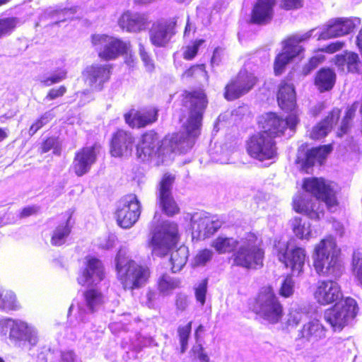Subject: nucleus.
I'll use <instances>...</instances> for the list:
<instances>
[{"label":"nucleus","mask_w":362,"mask_h":362,"mask_svg":"<svg viewBox=\"0 0 362 362\" xmlns=\"http://www.w3.org/2000/svg\"><path fill=\"white\" fill-rule=\"evenodd\" d=\"M279 107L284 110H292L296 105V93L293 84L283 81L281 83L277 94Z\"/></svg>","instance_id":"473e14b6"},{"label":"nucleus","mask_w":362,"mask_h":362,"mask_svg":"<svg viewBox=\"0 0 362 362\" xmlns=\"http://www.w3.org/2000/svg\"><path fill=\"white\" fill-rule=\"evenodd\" d=\"M134 139L130 132L118 130L111 144V154L115 157L127 156L132 153Z\"/></svg>","instance_id":"393cba45"},{"label":"nucleus","mask_w":362,"mask_h":362,"mask_svg":"<svg viewBox=\"0 0 362 362\" xmlns=\"http://www.w3.org/2000/svg\"><path fill=\"white\" fill-rule=\"evenodd\" d=\"M125 121L132 127H144L157 119V110L151 108L146 111L132 110L124 115Z\"/></svg>","instance_id":"c756f323"},{"label":"nucleus","mask_w":362,"mask_h":362,"mask_svg":"<svg viewBox=\"0 0 362 362\" xmlns=\"http://www.w3.org/2000/svg\"><path fill=\"white\" fill-rule=\"evenodd\" d=\"M146 304L149 308H153L155 306V301L157 298V293L153 291H148L146 295Z\"/></svg>","instance_id":"69168bd1"},{"label":"nucleus","mask_w":362,"mask_h":362,"mask_svg":"<svg viewBox=\"0 0 362 362\" xmlns=\"http://www.w3.org/2000/svg\"><path fill=\"white\" fill-rule=\"evenodd\" d=\"M110 68L107 65L93 64L83 72L86 82L93 89H101L102 85L110 78Z\"/></svg>","instance_id":"bb28decb"},{"label":"nucleus","mask_w":362,"mask_h":362,"mask_svg":"<svg viewBox=\"0 0 362 362\" xmlns=\"http://www.w3.org/2000/svg\"><path fill=\"white\" fill-rule=\"evenodd\" d=\"M207 293V280L204 279L194 288V295L196 300L203 306L206 301V296Z\"/></svg>","instance_id":"09e8293b"},{"label":"nucleus","mask_w":362,"mask_h":362,"mask_svg":"<svg viewBox=\"0 0 362 362\" xmlns=\"http://www.w3.org/2000/svg\"><path fill=\"white\" fill-rule=\"evenodd\" d=\"M96 160V153L94 146L85 147L79 150L73 162L74 173L78 176L86 174Z\"/></svg>","instance_id":"a878e982"},{"label":"nucleus","mask_w":362,"mask_h":362,"mask_svg":"<svg viewBox=\"0 0 362 362\" xmlns=\"http://www.w3.org/2000/svg\"><path fill=\"white\" fill-rule=\"evenodd\" d=\"M341 253V249L333 237L322 239L315 245L312 256L317 274L326 277L339 278L344 272Z\"/></svg>","instance_id":"20e7f679"},{"label":"nucleus","mask_w":362,"mask_h":362,"mask_svg":"<svg viewBox=\"0 0 362 362\" xmlns=\"http://www.w3.org/2000/svg\"><path fill=\"white\" fill-rule=\"evenodd\" d=\"M117 278L127 290L143 286L149 276L148 270L126 256L125 251L120 250L115 258Z\"/></svg>","instance_id":"39448f33"},{"label":"nucleus","mask_w":362,"mask_h":362,"mask_svg":"<svg viewBox=\"0 0 362 362\" xmlns=\"http://www.w3.org/2000/svg\"><path fill=\"white\" fill-rule=\"evenodd\" d=\"M58 145V141L57 139L54 137H50L47 139L42 146V151L43 153H47L51 149H54V153H57V147Z\"/></svg>","instance_id":"bf43d9fd"},{"label":"nucleus","mask_w":362,"mask_h":362,"mask_svg":"<svg viewBox=\"0 0 362 362\" xmlns=\"http://www.w3.org/2000/svg\"><path fill=\"white\" fill-rule=\"evenodd\" d=\"M184 127L187 133H177L170 139L172 151L184 153L190 149L200 133L202 122L208 100L203 90L185 91L182 94Z\"/></svg>","instance_id":"f03ea898"},{"label":"nucleus","mask_w":362,"mask_h":362,"mask_svg":"<svg viewBox=\"0 0 362 362\" xmlns=\"http://www.w3.org/2000/svg\"><path fill=\"white\" fill-rule=\"evenodd\" d=\"M18 21L16 18L0 19V38L11 33L16 28Z\"/></svg>","instance_id":"49530a36"},{"label":"nucleus","mask_w":362,"mask_h":362,"mask_svg":"<svg viewBox=\"0 0 362 362\" xmlns=\"http://www.w3.org/2000/svg\"><path fill=\"white\" fill-rule=\"evenodd\" d=\"M304 314L297 310L292 309L288 315V326L296 327L303 319Z\"/></svg>","instance_id":"864d4df0"},{"label":"nucleus","mask_w":362,"mask_h":362,"mask_svg":"<svg viewBox=\"0 0 362 362\" xmlns=\"http://www.w3.org/2000/svg\"><path fill=\"white\" fill-rule=\"evenodd\" d=\"M177 231V225L175 223L163 222L154 230L148 243L152 254L158 257L167 255L178 241Z\"/></svg>","instance_id":"6e6552de"},{"label":"nucleus","mask_w":362,"mask_h":362,"mask_svg":"<svg viewBox=\"0 0 362 362\" xmlns=\"http://www.w3.org/2000/svg\"><path fill=\"white\" fill-rule=\"evenodd\" d=\"M70 232L71 228H69L67 223L59 225L53 231V234L51 238V243L56 246L63 245L65 243L66 239L69 235Z\"/></svg>","instance_id":"ea45409f"},{"label":"nucleus","mask_w":362,"mask_h":362,"mask_svg":"<svg viewBox=\"0 0 362 362\" xmlns=\"http://www.w3.org/2000/svg\"><path fill=\"white\" fill-rule=\"evenodd\" d=\"M336 65L342 71L358 73L361 67L359 57L354 52H346L336 56Z\"/></svg>","instance_id":"72a5a7b5"},{"label":"nucleus","mask_w":362,"mask_h":362,"mask_svg":"<svg viewBox=\"0 0 362 362\" xmlns=\"http://www.w3.org/2000/svg\"><path fill=\"white\" fill-rule=\"evenodd\" d=\"M14 320L6 319L0 321V337H6L10 334Z\"/></svg>","instance_id":"5fc2aeb1"},{"label":"nucleus","mask_w":362,"mask_h":362,"mask_svg":"<svg viewBox=\"0 0 362 362\" xmlns=\"http://www.w3.org/2000/svg\"><path fill=\"white\" fill-rule=\"evenodd\" d=\"M281 6L286 9H296L303 6V0H281Z\"/></svg>","instance_id":"052dcab7"},{"label":"nucleus","mask_w":362,"mask_h":362,"mask_svg":"<svg viewBox=\"0 0 362 362\" xmlns=\"http://www.w3.org/2000/svg\"><path fill=\"white\" fill-rule=\"evenodd\" d=\"M336 81L334 71L329 68H322L316 74L315 84L320 92L331 90Z\"/></svg>","instance_id":"f704fd0d"},{"label":"nucleus","mask_w":362,"mask_h":362,"mask_svg":"<svg viewBox=\"0 0 362 362\" xmlns=\"http://www.w3.org/2000/svg\"><path fill=\"white\" fill-rule=\"evenodd\" d=\"M66 76L67 70L64 68H60L56 70L51 76L43 78L41 83L45 86H51L66 79Z\"/></svg>","instance_id":"79ce46f5"},{"label":"nucleus","mask_w":362,"mask_h":362,"mask_svg":"<svg viewBox=\"0 0 362 362\" xmlns=\"http://www.w3.org/2000/svg\"><path fill=\"white\" fill-rule=\"evenodd\" d=\"M66 92V88L64 86H61L57 88H52L47 94L45 99L52 100L57 98L62 97Z\"/></svg>","instance_id":"13d9d810"},{"label":"nucleus","mask_w":362,"mask_h":362,"mask_svg":"<svg viewBox=\"0 0 362 362\" xmlns=\"http://www.w3.org/2000/svg\"><path fill=\"white\" fill-rule=\"evenodd\" d=\"M84 304L78 305V311L81 320H83V313H94L104 303L105 297L100 291L96 288L88 289L83 293Z\"/></svg>","instance_id":"cd10ccee"},{"label":"nucleus","mask_w":362,"mask_h":362,"mask_svg":"<svg viewBox=\"0 0 362 362\" xmlns=\"http://www.w3.org/2000/svg\"><path fill=\"white\" fill-rule=\"evenodd\" d=\"M298 122L296 115L291 114L286 119H284L276 113L268 112L262 115L259 123L263 129L261 132L266 133L273 139L281 136L286 127L293 129Z\"/></svg>","instance_id":"4468645a"},{"label":"nucleus","mask_w":362,"mask_h":362,"mask_svg":"<svg viewBox=\"0 0 362 362\" xmlns=\"http://www.w3.org/2000/svg\"><path fill=\"white\" fill-rule=\"evenodd\" d=\"M291 226L295 235L301 240H309L312 236V230L309 221L300 217H294L291 220Z\"/></svg>","instance_id":"4c0bfd02"},{"label":"nucleus","mask_w":362,"mask_h":362,"mask_svg":"<svg viewBox=\"0 0 362 362\" xmlns=\"http://www.w3.org/2000/svg\"><path fill=\"white\" fill-rule=\"evenodd\" d=\"M175 306L181 312L185 310L188 306L187 296L182 293H177L175 297Z\"/></svg>","instance_id":"6e6d98bb"},{"label":"nucleus","mask_w":362,"mask_h":362,"mask_svg":"<svg viewBox=\"0 0 362 362\" xmlns=\"http://www.w3.org/2000/svg\"><path fill=\"white\" fill-rule=\"evenodd\" d=\"M360 24L361 20L358 18H339L329 21L320 31H317V29L314 28L303 34H297L290 37L285 41L283 52L276 57L274 67L275 74H281L285 66L293 57L303 52V49L299 45V43L310 39L314 33H315V36L317 37V40H327L347 35Z\"/></svg>","instance_id":"f257e3e1"},{"label":"nucleus","mask_w":362,"mask_h":362,"mask_svg":"<svg viewBox=\"0 0 362 362\" xmlns=\"http://www.w3.org/2000/svg\"><path fill=\"white\" fill-rule=\"evenodd\" d=\"M105 277L104 267L100 260L93 257L86 259V267L78 277L79 284L89 286L96 284Z\"/></svg>","instance_id":"5701e85b"},{"label":"nucleus","mask_w":362,"mask_h":362,"mask_svg":"<svg viewBox=\"0 0 362 362\" xmlns=\"http://www.w3.org/2000/svg\"><path fill=\"white\" fill-rule=\"evenodd\" d=\"M176 18L153 23L149 33L151 43L156 47H164L175 34Z\"/></svg>","instance_id":"412c9836"},{"label":"nucleus","mask_w":362,"mask_h":362,"mask_svg":"<svg viewBox=\"0 0 362 362\" xmlns=\"http://www.w3.org/2000/svg\"><path fill=\"white\" fill-rule=\"evenodd\" d=\"M139 52H140L141 58L142 61L144 62V63L146 67V69L149 71H152L153 69V64L151 59H150L148 54L145 52L144 46L141 44L139 45Z\"/></svg>","instance_id":"680f3d73"},{"label":"nucleus","mask_w":362,"mask_h":362,"mask_svg":"<svg viewBox=\"0 0 362 362\" xmlns=\"http://www.w3.org/2000/svg\"><path fill=\"white\" fill-rule=\"evenodd\" d=\"M183 78L194 77L196 78H203L205 80L208 79V74L205 70L204 64H199L192 66L182 74Z\"/></svg>","instance_id":"c03bdc74"},{"label":"nucleus","mask_w":362,"mask_h":362,"mask_svg":"<svg viewBox=\"0 0 362 362\" xmlns=\"http://www.w3.org/2000/svg\"><path fill=\"white\" fill-rule=\"evenodd\" d=\"M294 282L291 276H287L281 284L279 289V294L281 296L288 298L293 293Z\"/></svg>","instance_id":"8fccbe9b"},{"label":"nucleus","mask_w":362,"mask_h":362,"mask_svg":"<svg viewBox=\"0 0 362 362\" xmlns=\"http://www.w3.org/2000/svg\"><path fill=\"white\" fill-rule=\"evenodd\" d=\"M321 63L320 58L317 57H312L308 64H306L302 70L304 76L308 75L313 69H315Z\"/></svg>","instance_id":"4d7b16f0"},{"label":"nucleus","mask_w":362,"mask_h":362,"mask_svg":"<svg viewBox=\"0 0 362 362\" xmlns=\"http://www.w3.org/2000/svg\"><path fill=\"white\" fill-rule=\"evenodd\" d=\"M175 177L166 173L158 187L156 193L157 204L161 211L168 216H173L180 211V208L172 194V187Z\"/></svg>","instance_id":"f3484780"},{"label":"nucleus","mask_w":362,"mask_h":362,"mask_svg":"<svg viewBox=\"0 0 362 362\" xmlns=\"http://www.w3.org/2000/svg\"><path fill=\"white\" fill-rule=\"evenodd\" d=\"M204 351V348L201 344H197L192 349L191 352L195 358H198Z\"/></svg>","instance_id":"774afa93"},{"label":"nucleus","mask_w":362,"mask_h":362,"mask_svg":"<svg viewBox=\"0 0 362 362\" xmlns=\"http://www.w3.org/2000/svg\"><path fill=\"white\" fill-rule=\"evenodd\" d=\"M314 296L321 305L332 303L342 297L339 285L334 281L323 280L317 282Z\"/></svg>","instance_id":"4be33fe9"},{"label":"nucleus","mask_w":362,"mask_h":362,"mask_svg":"<svg viewBox=\"0 0 362 362\" xmlns=\"http://www.w3.org/2000/svg\"><path fill=\"white\" fill-rule=\"evenodd\" d=\"M303 188L311 193L315 199L310 198L308 194H296L293 201L294 210L303 214L311 219L319 220L324 216L323 202L328 209L333 210L337 206V199L330 183L323 178L309 177L304 180Z\"/></svg>","instance_id":"7ed1b4c3"},{"label":"nucleus","mask_w":362,"mask_h":362,"mask_svg":"<svg viewBox=\"0 0 362 362\" xmlns=\"http://www.w3.org/2000/svg\"><path fill=\"white\" fill-rule=\"evenodd\" d=\"M188 255L189 250L185 245H181L171 252L170 260L173 272H178L183 268L187 261Z\"/></svg>","instance_id":"58836bf2"},{"label":"nucleus","mask_w":362,"mask_h":362,"mask_svg":"<svg viewBox=\"0 0 362 362\" xmlns=\"http://www.w3.org/2000/svg\"><path fill=\"white\" fill-rule=\"evenodd\" d=\"M39 210L37 206H27L22 209L20 214L21 218H25L31 215L35 214Z\"/></svg>","instance_id":"0e129e2a"},{"label":"nucleus","mask_w":362,"mask_h":362,"mask_svg":"<svg viewBox=\"0 0 362 362\" xmlns=\"http://www.w3.org/2000/svg\"><path fill=\"white\" fill-rule=\"evenodd\" d=\"M192 322H189L185 326H180L177 328L179 341L180 344V352L183 354L186 351L188 346V340L191 333Z\"/></svg>","instance_id":"a19ab883"},{"label":"nucleus","mask_w":362,"mask_h":362,"mask_svg":"<svg viewBox=\"0 0 362 362\" xmlns=\"http://www.w3.org/2000/svg\"><path fill=\"white\" fill-rule=\"evenodd\" d=\"M240 243L233 238L218 236L212 240L211 246L218 253L226 254L233 252Z\"/></svg>","instance_id":"e433bc0d"},{"label":"nucleus","mask_w":362,"mask_h":362,"mask_svg":"<svg viewBox=\"0 0 362 362\" xmlns=\"http://www.w3.org/2000/svg\"><path fill=\"white\" fill-rule=\"evenodd\" d=\"M204 40H198L194 42L192 45H188L183 53L184 58L187 60L192 59L199 50V47L204 43Z\"/></svg>","instance_id":"603ef678"},{"label":"nucleus","mask_w":362,"mask_h":362,"mask_svg":"<svg viewBox=\"0 0 362 362\" xmlns=\"http://www.w3.org/2000/svg\"><path fill=\"white\" fill-rule=\"evenodd\" d=\"M136 156L143 161H153L157 165L164 163V148L156 133L148 132L142 136L141 142L136 146Z\"/></svg>","instance_id":"9d476101"},{"label":"nucleus","mask_w":362,"mask_h":362,"mask_svg":"<svg viewBox=\"0 0 362 362\" xmlns=\"http://www.w3.org/2000/svg\"><path fill=\"white\" fill-rule=\"evenodd\" d=\"M352 269L358 281L362 284V252H354L352 258Z\"/></svg>","instance_id":"de8ad7c7"},{"label":"nucleus","mask_w":362,"mask_h":362,"mask_svg":"<svg viewBox=\"0 0 362 362\" xmlns=\"http://www.w3.org/2000/svg\"><path fill=\"white\" fill-rule=\"evenodd\" d=\"M344 45V43L341 41H336L334 42L330 43L327 46H325L322 49L323 52H327V53H334L341 49L343 48Z\"/></svg>","instance_id":"e2e57ef3"},{"label":"nucleus","mask_w":362,"mask_h":362,"mask_svg":"<svg viewBox=\"0 0 362 362\" xmlns=\"http://www.w3.org/2000/svg\"><path fill=\"white\" fill-rule=\"evenodd\" d=\"M276 0H257L252 13V20L256 23L269 21L273 16V7Z\"/></svg>","instance_id":"2f4dec72"},{"label":"nucleus","mask_w":362,"mask_h":362,"mask_svg":"<svg viewBox=\"0 0 362 362\" xmlns=\"http://www.w3.org/2000/svg\"><path fill=\"white\" fill-rule=\"evenodd\" d=\"M195 27L189 22V17H187V24L185 28L184 31V37H188L189 36V34L191 32L193 33L195 32Z\"/></svg>","instance_id":"338daca9"},{"label":"nucleus","mask_w":362,"mask_h":362,"mask_svg":"<svg viewBox=\"0 0 362 362\" xmlns=\"http://www.w3.org/2000/svg\"><path fill=\"white\" fill-rule=\"evenodd\" d=\"M331 151L332 147L329 145L314 148L308 151L303 157L299 152L296 160L297 163H301L303 168L307 170L315 163L322 164Z\"/></svg>","instance_id":"c85d7f7f"},{"label":"nucleus","mask_w":362,"mask_h":362,"mask_svg":"<svg viewBox=\"0 0 362 362\" xmlns=\"http://www.w3.org/2000/svg\"><path fill=\"white\" fill-rule=\"evenodd\" d=\"M358 310L356 301L352 298H346L327 310L325 313V320L334 331H341L356 317Z\"/></svg>","instance_id":"1a4fd4ad"},{"label":"nucleus","mask_w":362,"mask_h":362,"mask_svg":"<svg viewBox=\"0 0 362 362\" xmlns=\"http://www.w3.org/2000/svg\"><path fill=\"white\" fill-rule=\"evenodd\" d=\"M181 287V281L178 278L163 274L157 281V288L163 296H170L173 291Z\"/></svg>","instance_id":"c9c22d12"},{"label":"nucleus","mask_w":362,"mask_h":362,"mask_svg":"<svg viewBox=\"0 0 362 362\" xmlns=\"http://www.w3.org/2000/svg\"><path fill=\"white\" fill-rule=\"evenodd\" d=\"M8 339L11 343L19 347L33 346L37 343L36 330L22 321L14 320Z\"/></svg>","instance_id":"6ab92c4d"},{"label":"nucleus","mask_w":362,"mask_h":362,"mask_svg":"<svg viewBox=\"0 0 362 362\" xmlns=\"http://www.w3.org/2000/svg\"><path fill=\"white\" fill-rule=\"evenodd\" d=\"M277 256L280 262L291 268L294 275L299 276L303 272L308 257L303 247L293 245L291 243H283L278 250Z\"/></svg>","instance_id":"f8f14e48"},{"label":"nucleus","mask_w":362,"mask_h":362,"mask_svg":"<svg viewBox=\"0 0 362 362\" xmlns=\"http://www.w3.org/2000/svg\"><path fill=\"white\" fill-rule=\"evenodd\" d=\"M141 214V204L135 194H129L121 199L115 212L117 223L123 228L132 227Z\"/></svg>","instance_id":"2eb2a0df"},{"label":"nucleus","mask_w":362,"mask_h":362,"mask_svg":"<svg viewBox=\"0 0 362 362\" xmlns=\"http://www.w3.org/2000/svg\"><path fill=\"white\" fill-rule=\"evenodd\" d=\"M213 256V252L209 249L200 250L194 257V264L196 266L204 265L210 261Z\"/></svg>","instance_id":"3c124183"},{"label":"nucleus","mask_w":362,"mask_h":362,"mask_svg":"<svg viewBox=\"0 0 362 362\" xmlns=\"http://www.w3.org/2000/svg\"><path fill=\"white\" fill-rule=\"evenodd\" d=\"M326 329L317 320H312L305 323L298 331L296 339L303 343L319 341L325 338Z\"/></svg>","instance_id":"b1692460"},{"label":"nucleus","mask_w":362,"mask_h":362,"mask_svg":"<svg viewBox=\"0 0 362 362\" xmlns=\"http://www.w3.org/2000/svg\"><path fill=\"white\" fill-rule=\"evenodd\" d=\"M117 23L122 30L139 33L148 28L151 21L147 13L126 11L120 16Z\"/></svg>","instance_id":"aec40b11"},{"label":"nucleus","mask_w":362,"mask_h":362,"mask_svg":"<svg viewBox=\"0 0 362 362\" xmlns=\"http://www.w3.org/2000/svg\"><path fill=\"white\" fill-rule=\"evenodd\" d=\"M257 81L253 74L246 70H241L237 77L226 86L224 93L226 99L233 100L246 94L254 87Z\"/></svg>","instance_id":"a211bd4d"},{"label":"nucleus","mask_w":362,"mask_h":362,"mask_svg":"<svg viewBox=\"0 0 362 362\" xmlns=\"http://www.w3.org/2000/svg\"><path fill=\"white\" fill-rule=\"evenodd\" d=\"M223 222L216 216L199 211L191 216V230L193 238L205 239L215 233L222 226Z\"/></svg>","instance_id":"dca6fc26"},{"label":"nucleus","mask_w":362,"mask_h":362,"mask_svg":"<svg viewBox=\"0 0 362 362\" xmlns=\"http://www.w3.org/2000/svg\"><path fill=\"white\" fill-rule=\"evenodd\" d=\"M359 105L358 103H354L352 106L348 109L346 112V115L344 117L341 124L340 127V132L338 133L339 136H341L344 134H346L349 128V123L351 119L354 117L356 109Z\"/></svg>","instance_id":"a18cd8bd"},{"label":"nucleus","mask_w":362,"mask_h":362,"mask_svg":"<svg viewBox=\"0 0 362 362\" xmlns=\"http://www.w3.org/2000/svg\"><path fill=\"white\" fill-rule=\"evenodd\" d=\"M92 43L98 52V56L105 60H112L118 55L127 53L129 49V42L106 35H94Z\"/></svg>","instance_id":"9b49d317"},{"label":"nucleus","mask_w":362,"mask_h":362,"mask_svg":"<svg viewBox=\"0 0 362 362\" xmlns=\"http://www.w3.org/2000/svg\"><path fill=\"white\" fill-rule=\"evenodd\" d=\"M54 115L52 111L45 112L38 119H37L30 127L29 135L33 136L39 129L47 124L54 118Z\"/></svg>","instance_id":"37998d69"},{"label":"nucleus","mask_w":362,"mask_h":362,"mask_svg":"<svg viewBox=\"0 0 362 362\" xmlns=\"http://www.w3.org/2000/svg\"><path fill=\"white\" fill-rule=\"evenodd\" d=\"M340 116V110L334 108L328 115L319 124L313 127L310 132V137L313 139H320L325 137L337 124Z\"/></svg>","instance_id":"7c9ffc66"},{"label":"nucleus","mask_w":362,"mask_h":362,"mask_svg":"<svg viewBox=\"0 0 362 362\" xmlns=\"http://www.w3.org/2000/svg\"><path fill=\"white\" fill-rule=\"evenodd\" d=\"M247 151L251 157L260 161L272 159L276 155V143L266 133L259 132L248 140Z\"/></svg>","instance_id":"ddd939ff"},{"label":"nucleus","mask_w":362,"mask_h":362,"mask_svg":"<svg viewBox=\"0 0 362 362\" xmlns=\"http://www.w3.org/2000/svg\"><path fill=\"white\" fill-rule=\"evenodd\" d=\"M252 310L269 324H277L284 316V308L271 286L262 287L257 294Z\"/></svg>","instance_id":"423d86ee"},{"label":"nucleus","mask_w":362,"mask_h":362,"mask_svg":"<svg viewBox=\"0 0 362 362\" xmlns=\"http://www.w3.org/2000/svg\"><path fill=\"white\" fill-rule=\"evenodd\" d=\"M264 251L259 247L257 236L253 233L241 238L237 250L232 256L233 265L255 269L263 265Z\"/></svg>","instance_id":"0eeeda50"}]
</instances>
